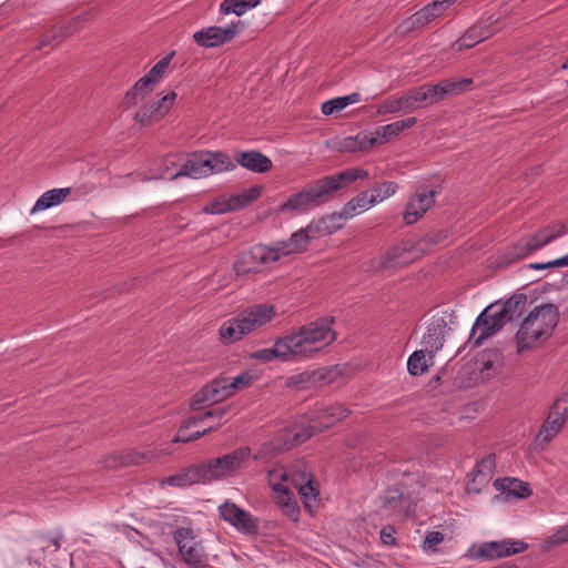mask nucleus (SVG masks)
<instances>
[{"instance_id": "obj_1", "label": "nucleus", "mask_w": 568, "mask_h": 568, "mask_svg": "<svg viewBox=\"0 0 568 568\" xmlns=\"http://www.w3.org/2000/svg\"><path fill=\"white\" fill-rule=\"evenodd\" d=\"M333 318L317 320L275 339L272 347L254 352L251 357L260 362L283 363L310 359L336 339Z\"/></svg>"}, {"instance_id": "obj_2", "label": "nucleus", "mask_w": 568, "mask_h": 568, "mask_svg": "<svg viewBox=\"0 0 568 568\" xmlns=\"http://www.w3.org/2000/svg\"><path fill=\"white\" fill-rule=\"evenodd\" d=\"M368 176V171L364 169H347L336 174L323 176L304 186L300 192L292 194L280 205L278 212L305 213L329 202L339 190Z\"/></svg>"}, {"instance_id": "obj_3", "label": "nucleus", "mask_w": 568, "mask_h": 568, "mask_svg": "<svg viewBox=\"0 0 568 568\" xmlns=\"http://www.w3.org/2000/svg\"><path fill=\"white\" fill-rule=\"evenodd\" d=\"M349 414L351 410L342 405H329L318 408L313 413L308 427H302L301 429L294 427L290 432L280 433L272 440L262 444L253 455V459L266 460L283 452L292 449L294 446L305 443L313 435L328 429L336 423L344 420Z\"/></svg>"}, {"instance_id": "obj_4", "label": "nucleus", "mask_w": 568, "mask_h": 568, "mask_svg": "<svg viewBox=\"0 0 568 568\" xmlns=\"http://www.w3.org/2000/svg\"><path fill=\"white\" fill-rule=\"evenodd\" d=\"M559 322V308L557 305L546 303L536 306L521 322L516 334L520 351L530 348L537 343L547 341Z\"/></svg>"}, {"instance_id": "obj_5", "label": "nucleus", "mask_w": 568, "mask_h": 568, "mask_svg": "<svg viewBox=\"0 0 568 568\" xmlns=\"http://www.w3.org/2000/svg\"><path fill=\"white\" fill-rule=\"evenodd\" d=\"M276 316V308L270 304H255L246 307L236 317L224 322L220 337L224 344H232L253 331L266 325Z\"/></svg>"}, {"instance_id": "obj_6", "label": "nucleus", "mask_w": 568, "mask_h": 568, "mask_svg": "<svg viewBox=\"0 0 568 568\" xmlns=\"http://www.w3.org/2000/svg\"><path fill=\"white\" fill-rule=\"evenodd\" d=\"M251 457V448L240 447L233 452L217 458H212L200 463L204 483L222 480L239 469Z\"/></svg>"}, {"instance_id": "obj_7", "label": "nucleus", "mask_w": 568, "mask_h": 568, "mask_svg": "<svg viewBox=\"0 0 568 568\" xmlns=\"http://www.w3.org/2000/svg\"><path fill=\"white\" fill-rule=\"evenodd\" d=\"M508 322L510 321L503 304H490L476 318L469 343H473L474 347L480 346L486 338L498 333Z\"/></svg>"}, {"instance_id": "obj_8", "label": "nucleus", "mask_w": 568, "mask_h": 568, "mask_svg": "<svg viewBox=\"0 0 568 568\" xmlns=\"http://www.w3.org/2000/svg\"><path fill=\"white\" fill-rule=\"evenodd\" d=\"M268 245L256 244L248 250L237 253L233 263V271L236 276H247L261 273L263 267L274 263Z\"/></svg>"}, {"instance_id": "obj_9", "label": "nucleus", "mask_w": 568, "mask_h": 568, "mask_svg": "<svg viewBox=\"0 0 568 568\" xmlns=\"http://www.w3.org/2000/svg\"><path fill=\"white\" fill-rule=\"evenodd\" d=\"M182 560L191 568H199L204 559V548L192 528L179 527L173 532Z\"/></svg>"}, {"instance_id": "obj_10", "label": "nucleus", "mask_w": 568, "mask_h": 568, "mask_svg": "<svg viewBox=\"0 0 568 568\" xmlns=\"http://www.w3.org/2000/svg\"><path fill=\"white\" fill-rule=\"evenodd\" d=\"M244 23L234 21L225 27H207L193 34L194 41L203 48H214L233 40L242 30Z\"/></svg>"}, {"instance_id": "obj_11", "label": "nucleus", "mask_w": 568, "mask_h": 568, "mask_svg": "<svg viewBox=\"0 0 568 568\" xmlns=\"http://www.w3.org/2000/svg\"><path fill=\"white\" fill-rule=\"evenodd\" d=\"M528 549V544L521 540L486 541L478 546L471 559L495 560L521 554Z\"/></svg>"}, {"instance_id": "obj_12", "label": "nucleus", "mask_w": 568, "mask_h": 568, "mask_svg": "<svg viewBox=\"0 0 568 568\" xmlns=\"http://www.w3.org/2000/svg\"><path fill=\"white\" fill-rule=\"evenodd\" d=\"M221 518L235 527L239 531L256 535L258 532V520L248 511L240 508L231 501H225L219 507Z\"/></svg>"}, {"instance_id": "obj_13", "label": "nucleus", "mask_w": 568, "mask_h": 568, "mask_svg": "<svg viewBox=\"0 0 568 568\" xmlns=\"http://www.w3.org/2000/svg\"><path fill=\"white\" fill-rule=\"evenodd\" d=\"M227 388L226 377L213 379L193 395L190 403L191 408L193 410H199L204 406L225 400L231 396Z\"/></svg>"}, {"instance_id": "obj_14", "label": "nucleus", "mask_w": 568, "mask_h": 568, "mask_svg": "<svg viewBox=\"0 0 568 568\" xmlns=\"http://www.w3.org/2000/svg\"><path fill=\"white\" fill-rule=\"evenodd\" d=\"M436 192L418 187L416 192L408 199L403 220L406 225L416 223L430 207L435 204Z\"/></svg>"}, {"instance_id": "obj_15", "label": "nucleus", "mask_w": 568, "mask_h": 568, "mask_svg": "<svg viewBox=\"0 0 568 568\" xmlns=\"http://www.w3.org/2000/svg\"><path fill=\"white\" fill-rule=\"evenodd\" d=\"M176 93L169 92L162 99L154 101L150 105L141 106L134 114V121L141 126H150L159 122L174 105Z\"/></svg>"}, {"instance_id": "obj_16", "label": "nucleus", "mask_w": 568, "mask_h": 568, "mask_svg": "<svg viewBox=\"0 0 568 568\" xmlns=\"http://www.w3.org/2000/svg\"><path fill=\"white\" fill-rule=\"evenodd\" d=\"M422 103L417 88L408 90L400 97H389L383 100L377 106V114L408 113L420 109Z\"/></svg>"}, {"instance_id": "obj_17", "label": "nucleus", "mask_w": 568, "mask_h": 568, "mask_svg": "<svg viewBox=\"0 0 568 568\" xmlns=\"http://www.w3.org/2000/svg\"><path fill=\"white\" fill-rule=\"evenodd\" d=\"M92 17L93 13L88 11L74 17L67 24L53 26L51 30L43 36L36 49L42 50L45 47L53 48L58 45L63 39L75 33L82 24L89 21Z\"/></svg>"}, {"instance_id": "obj_18", "label": "nucleus", "mask_w": 568, "mask_h": 568, "mask_svg": "<svg viewBox=\"0 0 568 568\" xmlns=\"http://www.w3.org/2000/svg\"><path fill=\"white\" fill-rule=\"evenodd\" d=\"M226 413H227V408H215V409L206 410L204 414H202L200 416H194V417L187 418L183 423V425L179 428L178 434L172 439V443H190V442H194V440L201 438L202 436L214 430L216 426L210 425L209 427L203 428L202 430H197L195 433H190V434H186V429H189L192 426H195L199 423L204 422L205 418H207V417L223 418Z\"/></svg>"}, {"instance_id": "obj_19", "label": "nucleus", "mask_w": 568, "mask_h": 568, "mask_svg": "<svg viewBox=\"0 0 568 568\" xmlns=\"http://www.w3.org/2000/svg\"><path fill=\"white\" fill-rule=\"evenodd\" d=\"M202 165L201 179L211 174L221 173L224 171L233 170L235 164L231 161L230 156L220 151H200Z\"/></svg>"}, {"instance_id": "obj_20", "label": "nucleus", "mask_w": 568, "mask_h": 568, "mask_svg": "<svg viewBox=\"0 0 568 568\" xmlns=\"http://www.w3.org/2000/svg\"><path fill=\"white\" fill-rule=\"evenodd\" d=\"M446 329L447 323L443 317L435 318L428 324L422 343L426 347V351H428L430 359L434 357L436 352L442 349Z\"/></svg>"}, {"instance_id": "obj_21", "label": "nucleus", "mask_w": 568, "mask_h": 568, "mask_svg": "<svg viewBox=\"0 0 568 568\" xmlns=\"http://www.w3.org/2000/svg\"><path fill=\"white\" fill-rule=\"evenodd\" d=\"M375 205V202L372 201V195H368L366 191L361 192L355 197L349 200L338 213H332V220H347L359 213L365 212L371 206Z\"/></svg>"}, {"instance_id": "obj_22", "label": "nucleus", "mask_w": 568, "mask_h": 568, "mask_svg": "<svg viewBox=\"0 0 568 568\" xmlns=\"http://www.w3.org/2000/svg\"><path fill=\"white\" fill-rule=\"evenodd\" d=\"M235 161L246 170L255 173H266L272 169L270 158L260 151H243L235 154Z\"/></svg>"}, {"instance_id": "obj_23", "label": "nucleus", "mask_w": 568, "mask_h": 568, "mask_svg": "<svg viewBox=\"0 0 568 568\" xmlns=\"http://www.w3.org/2000/svg\"><path fill=\"white\" fill-rule=\"evenodd\" d=\"M158 84L145 75L138 80L125 93L122 105L124 109H130L138 105L141 101L145 100Z\"/></svg>"}, {"instance_id": "obj_24", "label": "nucleus", "mask_w": 568, "mask_h": 568, "mask_svg": "<svg viewBox=\"0 0 568 568\" xmlns=\"http://www.w3.org/2000/svg\"><path fill=\"white\" fill-rule=\"evenodd\" d=\"M413 245L409 242L390 247L382 260L385 268L403 267L413 261Z\"/></svg>"}, {"instance_id": "obj_25", "label": "nucleus", "mask_w": 568, "mask_h": 568, "mask_svg": "<svg viewBox=\"0 0 568 568\" xmlns=\"http://www.w3.org/2000/svg\"><path fill=\"white\" fill-rule=\"evenodd\" d=\"M158 457V454L152 449L146 450H138V449H128L123 450L120 454L115 455L113 458L116 460L114 465L129 467V466H139L145 463H150L154 458Z\"/></svg>"}, {"instance_id": "obj_26", "label": "nucleus", "mask_w": 568, "mask_h": 568, "mask_svg": "<svg viewBox=\"0 0 568 568\" xmlns=\"http://www.w3.org/2000/svg\"><path fill=\"white\" fill-rule=\"evenodd\" d=\"M490 37V31L486 26L475 24L470 27L455 43L457 51L470 49Z\"/></svg>"}, {"instance_id": "obj_27", "label": "nucleus", "mask_w": 568, "mask_h": 568, "mask_svg": "<svg viewBox=\"0 0 568 568\" xmlns=\"http://www.w3.org/2000/svg\"><path fill=\"white\" fill-rule=\"evenodd\" d=\"M164 484L173 487H186L194 484H205L200 464L193 465L183 471L169 476Z\"/></svg>"}, {"instance_id": "obj_28", "label": "nucleus", "mask_w": 568, "mask_h": 568, "mask_svg": "<svg viewBox=\"0 0 568 568\" xmlns=\"http://www.w3.org/2000/svg\"><path fill=\"white\" fill-rule=\"evenodd\" d=\"M416 118H407L378 126L375 130V135L377 136L379 143H386L398 136L405 130L413 128L416 124Z\"/></svg>"}, {"instance_id": "obj_29", "label": "nucleus", "mask_w": 568, "mask_h": 568, "mask_svg": "<svg viewBox=\"0 0 568 568\" xmlns=\"http://www.w3.org/2000/svg\"><path fill=\"white\" fill-rule=\"evenodd\" d=\"M70 194V187L52 189L44 192L32 206L31 214L61 204Z\"/></svg>"}, {"instance_id": "obj_30", "label": "nucleus", "mask_w": 568, "mask_h": 568, "mask_svg": "<svg viewBox=\"0 0 568 568\" xmlns=\"http://www.w3.org/2000/svg\"><path fill=\"white\" fill-rule=\"evenodd\" d=\"M200 152H193L187 154L186 160L181 164V168L173 172L169 180H176L179 178H192V179H201L202 165L205 162H201Z\"/></svg>"}, {"instance_id": "obj_31", "label": "nucleus", "mask_w": 568, "mask_h": 568, "mask_svg": "<svg viewBox=\"0 0 568 568\" xmlns=\"http://www.w3.org/2000/svg\"><path fill=\"white\" fill-rule=\"evenodd\" d=\"M494 486L497 490L515 498H526L531 494L528 484L516 478L496 479Z\"/></svg>"}, {"instance_id": "obj_32", "label": "nucleus", "mask_w": 568, "mask_h": 568, "mask_svg": "<svg viewBox=\"0 0 568 568\" xmlns=\"http://www.w3.org/2000/svg\"><path fill=\"white\" fill-rule=\"evenodd\" d=\"M565 423L564 418L559 416V413H555V410L551 409L547 419L541 425L536 440H541L545 444L549 443L557 436Z\"/></svg>"}, {"instance_id": "obj_33", "label": "nucleus", "mask_w": 568, "mask_h": 568, "mask_svg": "<svg viewBox=\"0 0 568 568\" xmlns=\"http://www.w3.org/2000/svg\"><path fill=\"white\" fill-rule=\"evenodd\" d=\"M449 6V0H435L426 4L412 17L413 23H428L433 19L442 16Z\"/></svg>"}, {"instance_id": "obj_34", "label": "nucleus", "mask_w": 568, "mask_h": 568, "mask_svg": "<svg viewBox=\"0 0 568 568\" xmlns=\"http://www.w3.org/2000/svg\"><path fill=\"white\" fill-rule=\"evenodd\" d=\"M417 90L419 93V100L423 108L438 103L447 97V91L444 81L434 85L424 84L417 87Z\"/></svg>"}, {"instance_id": "obj_35", "label": "nucleus", "mask_w": 568, "mask_h": 568, "mask_svg": "<svg viewBox=\"0 0 568 568\" xmlns=\"http://www.w3.org/2000/svg\"><path fill=\"white\" fill-rule=\"evenodd\" d=\"M556 239L557 234H551L548 237H545L542 242L536 239L535 235L523 239L514 246V256L516 258H524L530 253L544 247L545 245L549 244Z\"/></svg>"}, {"instance_id": "obj_36", "label": "nucleus", "mask_w": 568, "mask_h": 568, "mask_svg": "<svg viewBox=\"0 0 568 568\" xmlns=\"http://www.w3.org/2000/svg\"><path fill=\"white\" fill-rule=\"evenodd\" d=\"M302 479H303L302 481H297L296 476H294L293 485L298 490L300 495L302 496V498L304 500L305 508L310 510L312 507L311 503L312 501L314 504L317 503L318 489L314 485L313 475H310L307 478H306V475H303Z\"/></svg>"}, {"instance_id": "obj_37", "label": "nucleus", "mask_w": 568, "mask_h": 568, "mask_svg": "<svg viewBox=\"0 0 568 568\" xmlns=\"http://www.w3.org/2000/svg\"><path fill=\"white\" fill-rule=\"evenodd\" d=\"M276 504L282 511L293 521H297L300 517V507L294 498L292 490H282L281 494L273 495Z\"/></svg>"}, {"instance_id": "obj_38", "label": "nucleus", "mask_w": 568, "mask_h": 568, "mask_svg": "<svg viewBox=\"0 0 568 568\" xmlns=\"http://www.w3.org/2000/svg\"><path fill=\"white\" fill-rule=\"evenodd\" d=\"M267 480L273 495L281 494L282 490H291L287 485L290 480L288 474L281 465H276L268 470Z\"/></svg>"}, {"instance_id": "obj_39", "label": "nucleus", "mask_w": 568, "mask_h": 568, "mask_svg": "<svg viewBox=\"0 0 568 568\" xmlns=\"http://www.w3.org/2000/svg\"><path fill=\"white\" fill-rule=\"evenodd\" d=\"M322 376L316 372H303L286 379V386L296 390H305L314 386Z\"/></svg>"}, {"instance_id": "obj_40", "label": "nucleus", "mask_w": 568, "mask_h": 568, "mask_svg": "<svg viewBox=\"0 0 568 568\" xmlns=\"http://www.w3.org/2000/svg\"><path fill=\"white\" fill-rule=\"evenodd\" d=\"M527 302L528 297L526 296V294L519 293L514 294L503 304V306L507 311V317H509L510 322L517 321L523 316L526 310Z\"/></svg>"}, {"instance_id": "obj_41", "label": "nucleus", "mask_w": 568, "mask_h": 568, "mask_svg": "<svg viewBox=\"0 0 568 568\" xmlns=\"http://www.w3.org/2000/svg\"><path fill=\"white\" fill-rule=\"evenodd\" d=\"M361 101V95L356 92L345 97H338L328 100L322 104V112L325 115H331L335 112L342 111L349 104H354Z\"/></svg>"}, {"instance_id": "obj_42", "label": "nucleus", "mask_w": 568, "mask_h": 568, "mask_svg": "<svg viewBox=\"0 0 568 568\" xmlns=\"http://www.w3.org/2000/svg\"><path fill=\"white\" fill-rule=\"evenodd\" d=\"M407 369L412 376H420L428 369L424 349L415 351L408 357Z\"/></svg>"}, {"instance_id": "obj_43", "label": "nucleus", "mask_w": 568, "mask_h": 568, "mask_svg": "<svg viewBox=\"0 0 568 568\" xmlns=\"http://www.w3.org/2000/svg\"><path fill=\"white\" fill-rule=\"evenodd\" d=\"M495 466L496 457L494 454H488L481 458V460L477 463L475 469L471 473L474 476L473 481H475L477 477H483L485 480H488L495 469Z\"/></svg>"}, {"instance_id": "obj_44", "label": "nucleus", "mask_w": 568, "mask_h": 568, "mask_svg": "<svg viewBox=\"0 0 568 568\" xmlns=\"http://www.w3.org/2000/svg\"><path fill=\"white\" fill-rule=\"evenodd\" d=\"M268 250L271 256H274V263L278 262L284 256L300 254L295 246H293V242L291 241V239L275 242L274 244L268 245Z\"/></svg>"}, {"instance_id": "obj_45", "label": "nucleus", "mask_w": 568, "mask_h": 568, "mask_svg": "<svg viewBox=\"0 0 568 568\" xmlns=\"http://www.w3.org/2000/svg\"><path fill=\"white\" fill-rule=\"evenodd\" d=\"M397 190V183L392 181L383 182L373 189V193L371 194L372 201L375 202V204H377L384 201L385 199H388L389 196L394 195Z\"/></svg>"}, {"instance_id": "obj_46", "label": "nucleus", "mask_w": 568, "mask_h": 568, "mask_svg": "<svg viewBox=\"0 0 568 568\" xmlns=\"http://www.w3.org/2000/svg\"><path fill=\"white\" fill-rule=\"evenodd\" d=\"M444 84L447 91V97L458 95L471 89L473 79L464 78L459 80H445Z\"/></svg>"}, {"instance_id": "obj_47", "label": "nucleus", "mask_w": 568, "mask_h": 568, "mask_svg": "<svg viewBox=\"0 0 568 568\" xmlns=\"http://www.w3.org/2000/svg\"><path fill=\"white\" fill-rule=\"evenodd\" d=\"M174 55V52L169 53L163 57L152 69L145 74L146 78L154 81L155 84H159L162 77L165 73V70L169 68L170 62Z\"/></svg>"}, {"instance_id": "obj_48", "label": "nucleus", "mask_w": 568, "mask_h": 568, "mask_svg": "<svg viewBox=\"0 0 568 568\" xmlns=\"http://www.w3.org/2000/svg\"><path fill=\"white\" fill-rule=\"evenodd\" d=\"M203 211L209 214H224L234 211L230 197H217L210 202Z\"/></svg>"}, {"instance_id": "obj_49", "label": "nucleus", "mask_w": 568, "mask_h": 568, "mask_svg": "<svg viewBox=\"0 0 568 568\" xmlns=\"http://www.w3.org/2000/svg\"><path fill=\"white\" fill-rule=\"evenodd\" d=\"M220 11L223 14L234 13L240 17L248 11V8H246L243 0H223L220 4Z\"/></svg>"}, {"instance_id": "obj_50", "label": "nucleus", "mask_w": 568, "mask_h": 568, "mask_svg": "<svg viewBox=\"0 0 568 568\" xmlns=\"http://www.w3.org/2000/svg\"><path fill=\"white\" fill-rule=\"evenodd\" d=\"M253 376L250 373H242L233 379L226 378L227 389L231 396L239 389L246 388L251 385Z\"/></svg>"}, {"instance_id": "obj_51", "label": "nucleus", "mask_w": 568, "mask_h": 568, "mask_svg": "<svg viewBox=\"0 0 568 568\" xmlns=\"http://www.w3.org/2000/svg\"><path fill=\"white\" fill-rule=\"evenodd\" d=\"M568 542V523L555 530L552 535H550L545 544L549 547H558Z\"/></svg>"}, {"instance_id": "obj_52", "label": "nucleus", "mask_w": 568, "mask_h": 568, "mask_svg": "<svg viewBox=\"0 0 568 568\" xmlns=\"http://www.w3.org/2000/svg\"><path fill=\"white\" fill-rule=\"evenodd\" d=\"M290 239L293 242V246H295L298 253H303L304 251H306L311 241L308 232L305 229L297 230L291 235Z\"/></svg>"}, {"instance_id": "obj_53", "label": "nucleus", "mask_w": 568, "mask_h": 568, "mask_svg": "<svg viewBox=\"0 0 568 568\" xmlns=\"http://www.w3.org/2000/svg\"><path fill=\"white\" fill-rule=\"evenodd\" d=\"M444 534L440 531H430L426 535L423 549L425 551L435 552L437 551V546L443 542Z\"/></svg>"}, {"instance_id": "obj_54", "label": "nucleus", "mask_w": 568, "mask_h": 568, "mask_svg": "<svg viewBox=\"0 0 568 568\" xmlns=\"http://www.w3.org/2000/svg\"><path fill=\"white\" fill-rule=\"evenodd\" d=\"M357 135V145L361 146V149H358V152H365L375 146L377 143H379L377 136L375 135V132L369 135L366 133H358Z\"/></svg>"}, {"instance_id": "obj_55", "label": "nucleus", "mask_w": 568, "mask_h": 568, "mask_svg": "<svg viewBox=\"0 0 568 568\" xmlns=\"http://www.w3.org/2000/svg\"><path fill=\"white\" fill-rule=\"evenodd\" d=\"M552 410L559 413V416L566 422L568 418V393L562 394L552 405Z\"/></svg>"}, {"instance_id": "obj_56", "label": "nucleus", "mask_w": 568, "mask_h": 568, "mask_svg": "<svg viewBox=\"0 0 568 568\" xmlns=\"http://www.w3.org/2000/svg\"><path fill=\"white\" fill-rule=\"evenodd\" d=\"M564 231H565V226L562 224L561 225H552V226H546L545 229H541L534 235L536 236V239H538L540 242H542V240L545 237H548L551 234H557V237H559L564 233Z\"/></svg>"}, {"instance_id": "obj_57", "label": "nucleus", "mask_w": 568, "mask_h": 568, "mask_svg": "<svg viewBox=\"0 0 568 568\" xmlns=\"http://www.w3.org/2000/svg\"><path fill=\"white\" fill-rule=\"evenodd\" d=\"M402 499V493L398 490H390L388 491V495L385 497L382 508L385 510L395 509L397 504Z\"/></svg>"}, {"instance_id": "obj_58", "label": "nucleus", "mask_w": 568, "mask_h": 568, "mask_svg": "<svg viewBox=\"0 0 568 568\" xmlns=\"http://www.w3.org/2000/svg\"><path fill=\"white\" fill-rule=\"evenodd\" d=\"M395 529L393 526L388 525L382 528L381 530V540L384 545H396V539L394 537Z\"/></svg>"}, {"instance_id": "obj_59", "label": "nucleus", "mask_w": 568, "mask_h": 568, "mask_svg": "<svg viewBox=\"0 0 568 568\" xmlns=\"http://www.w3.org/2000/svg\"><path fill=\"white\" fill-rule=\"evenodd\" d=\"M230 202L232 203V207L234 211L241 210L251 204L246 199L244 192L242 194L230 196Z\"/></svg>"}, {"instance_id": "obj_60", "label": "nucleus", "mask_w": 568, "mask_h": 568, "mask_svg": "<svg viewBox=\"0 0 568 568\" xmlns=\"http://www.w3.org/2000/svg\"><path fill=\"white\" fill-rule=\"evenodd\" d=\"M321 224H326L323 230L327 233H333L343 227L342 221L332 220L331 214L326 219H322Z\"/></svg>"}, {"instance_id": "obj_61", "label": "nucleus", "mask_w": 568, "mask_h": 568, "mask_svg": "<svg viewBox=\"0 0 568 568\" xmlns=\"http://www.w3.org/2000/svg\"><path fill=\"white\" fill-rule=\"evenodd\" d=\"M358 143V135L355 136H347L342 142V150L347 152H358V149L361 146L357 145Z\"/></svg>"}, {"instance_id": "obj_62", "label": "nucleus", "mask_w": 568, "mask_h": 568, "mask_svg": "<svg viewBox=\"0 0 568 568\" xmlns=\"http://www.w3.org/2000/svg\"><path fill=\"white\" fill-rule=\"evenodd\" d=\"M182 163H183L182 162V155H178L176 154V155H173V156L169 158L166 160V165H165V169L163 171V174L169 179V176L172 174L170 172V168H176L178 165L181 166Z\"/></svg>"}, {"instance_id": "obj_63", "label": "nucleus", "mask_w": 568, "mask_h": 568, "mask_svg": "<svg viewBox=\"0 0 568 568\" xmlns=\"http://www.w3.org/2000/svg\"><path fill=\"white\" fill-rule=\"evenodd\" d=\"M263 187L261 185H253L250 189L244 191L246 199L250 203L256 201L262 194Z\"/></svg>"}, {"instance_id": "obj_64", "label": "nucleus", "mask_w": 568, "mask_h": 568, "mask_svg": "<svg viewBox=\"0 0 568 568\" xmlns=\"http://www.w3.org/2000/svg\"><path fill=\"white\" fill-rule=\"evenodd\" d=\"M557 265H558V267L568 266V254L560 258H557Z\"/></svg>"}]
</instances>
